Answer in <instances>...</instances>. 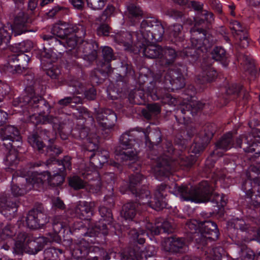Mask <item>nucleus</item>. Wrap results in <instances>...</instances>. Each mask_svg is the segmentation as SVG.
Listing matches in <instances>:
<instances>
[{
    "label": "nucleus",
    "mask_w": 260,
    "mask_h": 260,
    "mask_svg": "<svg viewBox=\"0 0 260 260\" xmlns=\"http://www.w3.org/2000/svg\"><path fill=\"white\" fill-rule=\"evenodd\" d=\"M195 158L192 156H190V157L180 156L178 159V163L180 166H184L186 167H190L195 162Z\"/></svg>",
    "instance_id": "6e6d98bb"
},
{
    "label": "nucleus",
    "mask_w": 260,
    "mask_h": 260,
    "mask_svg": "<svg viewBox=\"0 0 260 260\" xmlns=\"http://www.w3.org/2000/svg\"><path fill=\"white\" fill-rule=\"evenodd\" d=\"M85 98L89 100H93L96 97V91L93 87L90 88L85 92Z\"/></svg>",
    "instance_id": "774afa93"
},
{
    "label": "nucleus",
    "mask_w": 260,
    "mask_h": 260,
    "mask_svg": "<svg viewBox=\"0 0 260 260\" xmlns=\"http://www.w3.org/2000/svg\"><path fill=\"white\" fill-rule=\"evenodd\" d=\"M148 110L152 114H157L160 112V107L157 103L148 104L147 106Z\"/></svg>",
    "instance_id": "338daca9"
},
{
    "label": "nucleus",
    "mask_w": 260,
    "mask_h": 260,
    "mask_svg": "<svg viewBox=\"0 0 260 260\" xmlns=\"http://www.w3.org/2000/svg\"><path fill=\"white\" fill-rule=\"evenodd\" d=\"M49 221L46 215L37 210L30 211L26 217V221L28 227L36 229L40 228Z\"/></svg>",
    "instance_id": "aec40b11"
},
{
    "label": "nucleus",
    "mask_w": 260,
    "mask_h": 260,
    "mask_svg": "<svg viewBox=\"0 0 260 260\" xmlns=\"http://www.w3.org/2000/svg\"><path fill=\"white\" fill-rule=\"evenodd\" d=\"M138 32L135 34L136 40L139 42L154 40L160 41L164 34V28L161 23L155 18H148L143 20Z\"/></svg>",
    "instance_id": "20e7f679"
},
{
    "label": "nucleus",
    "mask_w": 260,
    "mask_h": 260,
    "mask_svg": "<svg viewBox=\"0 0 260 260\" xmlns=\"http://www.w3.org/2000/svg\"><path fill=\"white\" fill-rule=\"evenodd\" d=\"M139 210L137 203H127L123 205L121 214L126 220H132L135 217Z\"/></svg>",
    "instance_id": "c756f323"
},
{
    "label": "nucleus",
    "mask_w": 260,
    "mask_h": 260,
    "mask_svg": "<svg viewBox=\"0 0 260 260\" xmlns=\"http://www.w3.org/2000/svg\"><path fill=\"white\" fill-rule=\"evenodd\" d=\"M151 86L152 85L148 87V91L152 100L161 99L164 104H167L169 105H175L177 104V100L172 97L170 94L167 93L164 95H160L159 90L154 87L152 88Z\"/></svg>",
    "instance_id": "b1692460"
},
{
    "label": "nucleus",
    "mask_w": 260,
    "mask_h": 260,
    "mask_svg": "<svg viewBox=\"0 0 260 260\" xmlns=\"http://www.w3.org/2000/svg\"><path fill=\"white\" fill-rule=\"evenodd\" d=\"M102 54L105 62L109 63L112 59H114L112 49L108 46H105L102 50Z\"/></svg>",
    "instance_id": "13d9d810"
},
{
    "label": "nucleus",
    "mask_w": 260,
    "mask_h": 260,
    "mask_svg": "<svg viewBox=\"0 0 260 260\" xmlns=\"http://www.w3.org/2000/svg\"><path fill=\"white\" fill-rule=\"evenodd\" d=\"M130 235L133 237L134 240H137L140 244H143L145 242V238L143 236L145 235V232L141 230L138 232L136 230H133L130 231Z\"/></svg>",
    "instance_id": "864d4df0"
},
{
    "label": "nucleus",
    "mask_w": 260,
    "mask_h": 260,
    "mask_svg": "<svg viewBox=\"0 0 260 260\" xmlns=\"http://www.w3.org/2000/svg\"><path fill=\"white\" fill-rule=\"evenodd\" d=\"M156 253L155 247L149 245L145 248L143 246H135L133 249L128 251V254L132 260H143L153 256Z\"/></svg>",
    "instance_id": "412c9836"
},
{
    "label": "nucleus",
    "mask_w": 260,
    "mask_h": 260,
    "mask_svg": "<svg viewBox=\"0 0 260 260\" xmlns=\"http://www.w3.org/2000/svg\"><path fill=\"white\" fill-rule=\"evenodd\" d=\"M73 30L75 31V34H68L61 40H58L51 36L49 37L47 35H43L42 38L44 40L49 41L50 45H52L56 47L58 46H62L71 50L77 46L79 42L82 41V39L86 34L85 27L81 25L76 26V29H73Z\"/></svg>",
    "instance_id": "6e6552de"
},
{
    "label": "nucleus",
    "mask_w": 260,
    "mask_h": 260,
    "mask_svg": "<svg viewBox=\"0 0 260 260\" xmlns=\"http://www.w3.org/2000/svg\"><path fill=\"white\" fill-rule=\"evenodd\" d=\"M72 31H73V28L71 27L70 25L65 22H60L53 26L51 29L52 35H47L49 37H55L56 39L58 37L61 40Z\"/></svg>",
    "instance_id": "5701e85b"
},
{
    "label": "nucleus",
    "mask_w": 260,
    "mask_h": 260,
    "mask_svg": "<svg viewBox=\"0 0 260 260\" xmlns=\"http://www.w3.org/2000/svg\"><path fill=\"white\" fill-rule=\"evenodd\" d=\"M242 89V86L238 84H233L229 88L227 92L229 94L238 93Z\"/></svg>",
    "instance_id": "69168bd1"
},
{
    "label": "nucleus",
    "mask_w": 260,
    "mask_h": 260,
    "mask_svg": "<svg viewBox=\"0 0 260 260\" xmlns=\"http://www.w3.org/2000/svg\"><path fill=\"white\" fill-rule=\"evenodd\" d=\"M134 32L133 34L129 32H122L116 35L115 40L118 44L122 45L125 49L129 48L135 42L134 38H136ZM136 41H137L136 40Z\"/></svg>",
    "instance_id": "cd10ccee"
},
{
    "label": "nucleus",
    "mask_w": 260,
    "mask_h": 260,
    "mask_svg": "<svg viewBox=\"0 0 260 260\" xmlns=\"http://www.w3.org/2000/svg\"><path fill=\"white\" fill-rule=\"evenodd\" d=\"M63 228L64 226L61 222L58 221L56 222L55 220H54L53 222L54 233L49 234L48 237L46 238L47 241L50 242L52 241L59 242L60 240V238L58 235V233H60Z\"/></svg>",
    "instance_id": "4c0bfd02"
},
{
    "label": "nucleus",
    "mask_w": 260,
    "mask_h": 260,
    "mask_svg": "<svg viewBox=\"0 0 260 260\" xmlns=\"http://www.w3.org/2000/svg\"><path fill=\"white\" fill-rule=\"evenodd\" d=\"M128 18L132 24L139 21L143 15L142 10L139 7L134 5H130L127 7Z\"/></svg>",
    "instance_id": "f704fd0d"
},
{
    "label": "nucleus",
    "mask_w": 260,
    "mask_h": 260,
    "mask_svg": "<svg viewBox=\"0 0 260 260\" xmlns=\"http://www.w3.org/2000/svg\"><path fill=\"white\" fill-rule=\"evenodd\" d=\"M232 143V134L229 133L225 134L216 144V149L214 153L218 155V150L221 149L224 151H227L234 145Z\"/></svg>",
    "instance_id": "7c9ffc66"
},
{
    "label": "nucleus",
    "mask_w": 260,
    "mask_h": 260,
    "mask_svg": "<svg viewBox=\"0 0 260 260\" xmlns=\"http://www.w3.org/2000/svg\"><path fill=\"white\" fill-rule=\"evenodd\" d=\"M28 22L27 14L23 12L18 13L14 18L13 26L10 24H8L0 28V44L3 42H8L12 33L14 34L15 36L23 33L24 31L23 29L27 26Z\"/></svg>",
    "instance_id": "1a4fd4ad"
},
{
    "label": "nucleus",
    "mask_w": 260,
    "mask_h": 260,
    "mask_svg": "<svg viewBox=\"0 0 260 260\" xmlns=\"http://www.w3.org/2000/svg\"><path fill=\"white\" fill-rule=\"evenodd\" d=\"M242 60L243 63L247 66L246 69L252 71L254 68V63L253 60L250 57L246 55H243L240 58Z\"/></svg>",
    "instance_id": "680f3d73"
},
{
    "label": "nucleus",
    "mask_w": 260,
    "mask_h": 260,
    "mask_svg": "<svg viewBox=\"0 0 260 260\" xmlns=\"http://www.w3.org/2000/svg\"><path fill=\"white\" fill-rule=\"evenodd\" d=\"M230 28L233 35L239 40V46L246 48L249 44V39L247 31L240 23L236 20H232L230 23Z\"/></svg>",
    "instance_id": "f3484780"
},
{
    "label": "nucleus",
    "mask_w": 260,
    "mask_h": 260,
    "mask_svg": "<svg viewBox=\"0 0 260 260\" xmlns=\"http://www.w3.org/2000/svg\"><path fill=\"white\" fill-rule=\"evenodd\" d=\"M89 129L87 127H83L79 130V137L80 139H86V149L89 151H93L98 148L99 139L95 134H88Z\"/></svg>",
    "instance_id": "4be33fe9"
},
{
    "label": "nucleus",
    "mask_w": 260,
    "mask_h": 260,
    "mask_svg": "<svg viewBox=\"0 0 260 260\" xmlns=\"http://www.w3.org/2000/svg\"><path fill=\"white\" fill-rule=\"evenodd\" d=\"M33 47V43L31 41L27 40L12 47V50L14 53H23L29 51Z\"/></svg>",
    "instance_id": "ea45409f"
},
{
    "label": "nucleus",
    "mask_w": 260,
    "mask_h": 260,
    "mask_svg": "<svg viewBox=\"0 0 260 260\" xmlns=\"http://www.w3.org/2000/svg\"><path fill=\"white\" fill-rule=\"evenodd\" d=\"M201 20L197 22L196 20L194 26L191 29L190 42L191 46L193 48L199 49L201 47L202 39L205 37V31L202 28L197 27V25L200 24L204 20L207 21L209 23H211L213 21V15L212 13L203 11L201 14Z\"/></svg>",
    "instance_id": "9b49d317"
},
{
    "label": "nucleus",
    "mask_w": 260,
    "mask_h": 260,
    "mask_svg": "<svg viewBox=\"0 0 260 260\" xmlns=\"http://www.w3.org/2000/svg\"><path fill=\"white\" fill-rule=\"evenodd\" d=\"M120 145L125 151H120L117 148L115 151L117 159L121 161L132 160L137 159L138 150L140 143L134 139V135L130 132H126L121 135L120 138Z\"/></svg>",
    "instance_id": "39448f33"
},
{
    "label": "nucleus",
    "mask_w": 260,
    "mask_h": 260,
    "mask_svg": "<svg viewBox=\"0 0 260 260\" xmlns=\"http://www.w3.org/2000/svg\"><path fill=\"white\" fill-rule=\"evenodd\" d=\"M144 177L142 174H136L132 175L129 178V188L133 193L136 194L139 197L138 205H147L155 210H159L166 207L167 203L165 197V190L167 187L165 185H161L158 186L155 193L153 201H150V191L146 189H143L138 192L136 187L142 183Z\"/></svg>",
    "instance_id": "f257e3e1"
},
{
    "label": "nucleus",
    "mask_w": 260,
    "mask_h": 260,
    "mask_svg": "<svg viewBox=\"0 0 260 260\" xmlns=\"http://www.w3.org/2000/svg\"><path fill=\"white\" fill-rule=\"evenodd\" d=\"M3 140H10L12 142H17L18 144H21V138L20 136L19 132L18 129L14 126L8 125L3 129L2 136ZM17 147L19 146L18 144Z\"/></svg>",
    "instance_id": "bb28decb"
},
{
    "label": "nucleus",
    "mask_w": 260,
    "mask_h": 260,
    "mask_svg": "<svg viewBox=\"0 0 260 260\" xmlns=\"http://www.w3.org/2000/svg\"><path fill=\"white\" fill-rule=\"evenodd\" d=\"M16 56V59L21 63L18 65V67L22 66L23 68H25L30 60V56L28 55L23 53H15Z\"/></svg>",
    "instance_id": "5fc2aeb1"
},
{
    "label": "nucleus",
    "mask_w": 260,
    "mask_h": 260,
    "mask_svg": "<svg viewBox=\"0 0 260 260\" xmlns=\"http://www.w3.org/2000/svg\"><path fill=\"white\" fill-rule=\"evenodd\" d=\"M162 48L158 45H148L143 50L144 55L150 58H161Z\"/></svg>",
    "instance_id": "72a5a7b5"
},
{
    "label": "nucleus",
    "mask_w": 260,
    "mask_h": 260,
    "mask_svg": "<svg viewBox=\"0 0 260 260\" xmlns=\"http://www.w3.org/2000/svg\"><path fill=\"white\" fill-rule=\"evenodd\" d=\"M41 61L42 64H45V62L47 63H51L52 62L55 61L56 59V54L52 52L51 51L47 50L44 49L43 51L41 52Z\"/></svg>",
    "instance_id": "de8ad7c7"
},
{
    "label": "nucleus",
    "mask_w": 260,
    "mask_h": 260,
    "mask_svg": "<svg viewBox=\"0 0 260 260\" xmlns=\"http://www.w3.org/2000/svg\"><path fill=\"white\" fill-rule=\"evenodd\" d=\"M146 228L154 235H158L162 231L164 232L172 233L174 230L173 225L169 221H165L160 225L159 223L153 225L152 223L148 222L146 224Z\"/></svg>",
    "instance_id": "a878e982"
},
{
    "label": "nucleus",
    "mask_w": 260,
    "mask_h": 260,
    "mask_svg": "<svg viewBox=\"0 0 260 260\" xmlns=\"http://www.w3.org/2000/svg\"><path fill=\"white\" fill-rule=\"evenodd\" d=\"M32 174L29 178L23 177H15L13 176L12 182H16L17 184L12 185L11 190L12 194L16 197L23 195L26 192L31 190L36 183L32 180Z\"/></svg>",
    "instance_id": "4468645a"
},
{
    "label": "nucleus",
    "mask_w": 260,
    "mask_h": 260,
    "mask_svg": "<svg viewBox=\"0 0 260 260\" xmlns=\"http://www.w3.org/2000/svg\"><path fill=\"white\" fill-rule=\"evenodd\" d=\"M228 230L229 233L233 236L238 237L240 239L238 231L241 232L243 235V240L245 242H248L254 240L256 237L260 238V228L255 231L242 219H233L228 223Z\"/></svg>",
    "instance_id": "0eeeda50"
},
{
    "label": "nucleus",
    "mask_w": 260,
    "mask_h": 260,
    "mask_svg": "<svg viewBox=\"0 0 260 260\" xmlns=\"http://www.w3.org/2000/svg\"><path fill=\"white\" fill-rule=\"evenodd\" d=\"M109 32V26L107 24H102L97 28V34L99 36H107Z\"/></svg>",
    "instance_id": "0e129e2a"
},
{
    "label": "nucleus",
    "mask_w": 260,
    "mask_h": 260,
    "mask_svg": "<svg viewBox=\"0 0 260 260\" xmlns=\"http://www.w3.org/2000/svg\"><path fill=\"white\" fill-rule=\"evenodd\" d=\"M117 117L116 114L110 109H106L103 113H99L97 116V119L99 123L104 125L106 128H110L112 126L111 124L109 121H115Z\"/></svg>",
    "instance_id": "c85d7f7f"
},
{
    "label": "nucleus",
    "mask_w": 260,
    "mask_h": 260,
    "mask_svg": "<svg viewBox=\"0 0 260 260\" xmlns=\"http://www.w3.org/2000/svg\"><path fill=\"white\" fill-rule=\"evenodd\" d=\"M176 56V53L174 49L170 48H162L161 58H160L159 63L161 66L168 65L174 61Z\"/></svg>",
    "instance_id": "473e14b6"
},
{
    "label": "nucleus",
    "mask_w": 260,
    "mask_h": 260,
    "mask_svg": "<svg viewBox=\"0 0 260 260\" xmlns=\"http://www.w3.org/2000/svg\"><path fill=\"white\" fill-rule=\"evenodd\" d=\"M131 259L128 252H124L121 253L111 252L105 257V260H129Z\"/></svg>",
    "instance_id": "3c124183"
},
{
    "label": "nucleus",
    "mask_w": 260,
    "mask_h": 260,
    "mask_svg": "<svg viewBox=\"0 0 260 260\" xmlns=\"http://www.w3.org/2000/svg\"><path fill=\"white\" fill-rule=\"evenodd\" d=\"M173 166V162L169 160V157L167 155L158 158L156 166L152 169L155 178L160 180L162 177L167 176L170 173Z\"/></svg>",
    "instance_id": "6ab92c4d"
},
{
    "label": "nucleus",
    "mask_w": 260,
    "mask_h": 260,
    "mask_svg": "<svg viewBox=\"0 0 260 260\" xmlns=\"http://www.w3.org/2000/svg\"><path fill=\"white\" fill-rule=\"evenodd\" d=\"M0 211L5 216H13L17 211V205L13 202H7L4 199L0 198Z\"/></svg>",
    "instance_id": "2f4dec72"
},
{
    "label": "nucleus",
    "mask_w": 260,
    "mask_h": 260,
    "mask_svg": "<svg viewBox=\"0 0 260 260\" xmlns=\"http://www.w3.org/2000/svg\"><path fill=\"white\" fill-rule=\"evenodd\" d=\"M47 242V241H45L44 237H39L34 240L31 236L25 233H21L17 236L15 248L17 252H25L35 254L41 250L44 244Z\"/></svg>",
    "instance_id": "423d86ee"
},
{
    "label": "nucleus",
    "mask_w": 260,
    "mask_h": 260,
    "mask_svg": "<svg viewBox=\"0 0 260 260\" xmlns=\"http://www.w3.org/2000/svg\"><path fill=\"white\" fill-rule=\"evenodd\" d=\"M93 203L79 202L75 209L76 214L81 219H88L92 215Z\"/></svg>",
    "instance_id": "393cba45"
},
{
    "label": "nucleus",
    "mask_w": 260,
    "mask_h": 260,
    "mask_svg": "<svg viewBox=\"0 0 260 260\" xmlns=\"http://www.w3.org/2000/svg\"><path fill=\"white\" fill-rule=\"evenodd\" d=\"M61 172L56 171L51 175L48 172H44L42 173L32 172V180L36 184H42L44 181H47L48 184L52 186L61 185L64 181V177L61 174Z\"/></svg>",
    "instance_id": "ddd939ff"
},
{
    "label": "nucleus",
    "mask_w": 260,
    "mask_h": 260,
    "mask_svg": "<svg viewBox=\"0 0 260 260\" xmlns=\"http://www.w3.org/2000/svg\"><path fill=\"white\" fill-rule=\"evenodd\" d=\"M223 250L221 247H215L207 251V258L209 260H221Z\"/></svg>",
    "instance_id": "49530a36"
},
{
    "label": "nucleus",
    "mask_w": 260,
    "mask_h": 260,
    "mask_svg": "<svg viewBox=\"0 0 260 260\" xmlns=\"http://www.w3.org/2000/svg\"><path fill=\"white\" fill-rule=\"evenodd\" d=\"M5 161L6 165L13 166L17 164L19 161L17 151L14 148L10 149L6 155Z\"/></svg>",
    "instance_id": "a18cd8bd"
},
{
    "label": "nucleus",
    "mask_w": 260,
    "mask_h": 260,
    "mask_svg": "<svg viewBox=\"0 0 260 260\" xmlns=\"http://www.w3.org/2000/svg\"><path fill=\"white\" fill-rule=\"evenodd\" d=\"M28 142L35 148L41 151L44 145L37 134H32L28 137Z\"/></svg>",
    "instance_id": "8fccbe9b"
},
{
    "label": "nucleus",
    "mask_w": 260,
    "mask_h": 260,
    "mask_svg": "<svg viewBox=\"0 0 260 260\" xmlns=\"http://www.w3.org/2000/svg\"><path fill=\"white\" fill-rule=\"evenodd\" d=\"M69 184L75 189H79L86 187V183L78 176H73L69 179Z\"/></svg>",
    "instance_id": "603ef678"
},
{
    "label": "nucleus",
    "mask_w": 260,
    "mask_h": 260,
    "mask_svg": "<svg viewBox=\"0 0 260 260\" xmlns=\"http://www.w3.org/2000/svg\"><path fill=\"white\" fill-rule=\"evenodd\" d=\"M186 225L193 234L196 242L203 245L206 244L208 240H215L218 238L219 232L216 224L211 221L199 222L192 219L187 222Z\"/></svg>",
    "instance_id": "7ed1b4c3"
},
{
    "label": "nucleus",
    "mask_w": 260,
    "mask_h": 260,
    "mask_svg": "<svg viewBox=\"0 0 260 260\" xmlns=\"http://www.w3.org/2000/svg\"><path fill=\"white\" fill-rule=\"evenodd\" d=\"M239 256L237 260H254V253L253 251L245 246H243L239 252Z\"/></svg>",
    "instance_id": "c03bdc74"
},
{
    "label": "nucleus",
    "mask_w": 260,
    "mask_h": 260,
    "mask_svg": "<svg viewBox=\"0 0 260 260\" xmlns=\"http://www.w3.org/2000/svg\"><path fill=\"white\" fill-rule=\"evenodd\" d=\"M248 180L246 181L250 182L253 180L255 184H257L258 187H260V167L258 168L255 166H251L249 169V172L246 173Z\"/></svg>",
    "instance_id": "58836bf2"
},
{
    "label": "nucleus",
    "mask_w": 260,
    "mask_h": 260,
    "mask_svg": "<svg viewBox=\"0 0 260 260\" xmlns=\"http://www.w3.org/2000/svg\"><path fill=\"white\" fill-rule=\"evenodd\" d=\"M165 88L178 89L185 85L184 78L179 72L171 70L165 76Z\"/></svg>",
    "instance_id": "a211bd4d"
},
{
    "label": "nucleus",
    "mask_w": 260,
    "mask_h": 260,
    "mask_svg": "<svg viewBox=\"0 0 260 260\" xmlns=\"http://www.w3.org/2000/svg\"><path fill=\"white\" fill-rule=\"evenodd\" d=\"M256 138H260V130L252 129V134H249L243 137H240L236 141L235 147L243 148L246 152L254 153L253 157L256 162L260 163V142Z\"/></svg>",
    "instance_id": "9d476101"
},
{
    "label": "nucleus",
    "mask_w": 260,
    "mask_h": 260,
    "mask_svg": "<svg viewBox=\"0 0 260 260\" xmlns=\"http://www.w3.org/2000/svg\"><path fill=\"white\" fill-rule=\"evenodd\" d=\"M61 152V149L56 145L48 146L47 148V153L51 158L46 161V165L47 166H49L51 164L54 165H59L60 162L55 159L54 157L60 154Z\"/></svg>",
    "instance_id": "e433bc0d"
},
{
    "label": "nucleus",
    "mask_w": 260,
    "mask_h": 260,
    "mask_svg": "<svg viewBox=\"0 0 260 260\" xmlns=\"http://www.w3.org/2000/svg\"><path fill=\"white\" fill-rule=\"evenodd\" d=\"M183 27L180 24H174L169 27L168 32L171 39L179 41L182 38V30Z\"/></svg>",
    "instance_id": "a19ab883"
},
{
    "label": "nucleus",
    "mask_w": 260,
    "mask_h": 260,
    "mask_svg": "<svg viewBox=\"0 0 260 260\" xmlns=\"http://www.w3.org/2000/svg\"><path fill=\"white\" fill-rule=\"evenodd\" d=\"M42 99V98L41 96L34 95L30 98L26 96L24 99V101L28 103L29 106L36 108L38 107V104Z\"/></svg>",
    "instance_id": "052dcab7"
},
{
    "label": "nucleus",
    "mask_w": 260,
    "mask_h": 260,
    "mask_svg": "<svg viewBox=\"0 0 260 260\" xmlns=\"http://www.w3.org/2000/svg\"><path fill=\"white\" fill-rule=\"evenodd\" d=\"M250 184V182L245 181L242 185V189L245 193L247 196H250V198L251 199V204L254 207H258L260 206V187H258L256 192H254V194L251 195L252 192L251 191L250 186L247 187V184Z\"/></svg>",
    "instance_id": "c9c22d12"
},
{
    "label": "nucleus",
    "mask_w": 260,
    "mask_h": 260,
    "mask_svg": "<svg viewBox=\"0 0 260 260\" xmlns=\"http://www.w3.org/2000/svg\"><path fill=\"white\" fill-rule=\"evenodd\" d=\"M74 115L76 116L77 119H86L90 117V114L87 110L83 107H79L76 109V112L74 113Z\"/></svg>",
    "instance_id": "bf43d9fd"
},
{
    "label": "nucleus",
    "mask_w": 260,
    "mask_h": 260,
    "mask_svg": "<svg viewBox=\"0 0 260 260\" xmlns=\"http://www.w3.org/2000/svg\"><path fill=\"white\" fill-rule=\"evenodd\" d=\"M61 162L62 167L61 168L59 169V172H62V169H68L69 170H70L71 169V162L70 157L68 156H65Z\"/></svg>",
    "instance_id": "e2e57ef3"
},
{
    "label": "nucleus",
    "mask_w": 260,
    "mask_h": 260,
    "mask_svg": "<svg viewBox=\"0 0 260 260\" xmlns=\"http://www.w3.org/2000/svg\"><path fill=\"white\" fill-rule=\"evenodd\" d=\"M204 105L199 101H191L186 104V108L190 111V113H192L193 110L197 111L203 108Z\"/></svg>",
    "instance_id": "4d7b16f0"
},
{
    "label": "nucleus",
    "mask_w": 260,
    "mask_h": 260,
    "mask_svg": "<svg viewBox=\"0 0 260 260\" xmlns=\"http://www.w3.org/2000/svg\"><path fill=\"white\" fill-rule=\"evenodd\" d=\"M105 201L106 202L105 204L108 206L107 207L104 206H102L99 208V212L101 215V216L104 218L103 221L101 220L99 223L96 225L98 226L100 225L101 228V230H99L101 232L103 235L104 236L107 235L108 233V228L106 225V223H104V221H105L108 224H110L113 220L112 215L110 209L109 207H111L114 205V199L113 198V193H110L109 196H106L105 197Z\"/></svg>",
    "instance_id": "f8f14e48"
},
{
    "label": "nucleus",
    "mask_w": 260,
    "mask_h": 260,
    "mask_svg": "<svg viewBox=\"0 0 260 260\" xmlns=\"http://www.w3.org/2000/svg\"><path fill=\"white\" fill-rule=\"evenodd\" d=\"M99 230H101L100 225L88 229L87 232L85 234L84 238L78 240L75 246L72 244L71 248L74 246V248L79 249L81 252L85 250H90L91 244L95 243V237H99L102 234Z\"/></svg>",
    "instance_id": "2eb2a0df"
},
{
    "label": "nucleus",
    "mask_w": 260,
    "mask_h": 260,
    "mask_svg": "<svg viewBox=\"0 0 260 260\" xmlns=\"http://www.w3.org/2000/svg\"><path fill=\"white\" fill-rule=\"evenodd\" d=\"M216 72L212 68L209 67L204 71L202 75H200L199 80L201 82H211L216 77Z\"/></svg>",
    "instance_id": "79ce46f5"
},
{
    "label": "nucleus",
    "mask_w": 260,
    "mask_h": 260,
    "mask_svg": "<svg viewBox=\"0 0 260 260\" xmlns=\"http://www.w3.org/2000/svg\"><path fill=\"white\" fill-rule=\"evenodd\" d=\"M212 56L213 59L217 61H221L225 67L227 64L226 59L227 58L225 50L219 47H216L214 49Z\"/></svg>",
    "instance_id": "37998d69"
},
{
    "label": "nucleus",
    "mask_w": 260,
    "mask_h": 260,
    "mask_svg": "<svg viewBox=\"0 0 260 260\" xmlns=\"http://www.w3.org/2000/svg\"><path fill=\"white\" fill-rule=\"evenodd\" d=\"M170 189V191L179 197L181 201L197 203L210 201L211 197L215 194L207 181L201 182L197 188H191L186 185H178L174 183Z\"/></svg>",
    "instance_id": "f03ea898"
},
{
    "label": "nucleus",
    "mask_w": 260,
    "mask_h": 260,
    "mask_svg": "<svg viewBox=\"0 0 260 260\" xmlns=\"http://www.w3.org/2000/svg\"><path fill=\"white\" fill-rule=\"evenodd\" d=\"M162 247L166 251L183 252L187 250L185 240L181 238L170 237L162 243Z\"/></svg>",
    "instance_id": "dca6fc26"
},
{
    "label": "nucleus",
    "mask_w": 260,
    "mask_h": 260,
    "mask_svg": "<svg viewBox=\"0 0 260 260\" xmlns=\"http://www.w3.org/2000/svg\"><path fill=\"white\" fill-rule=\"evenodd\" d=\"M108 0H86L87 6L93 10H102L107 3Z\"/></svg>",
    "instance_id": "09e8293b"
}]
</instances>
